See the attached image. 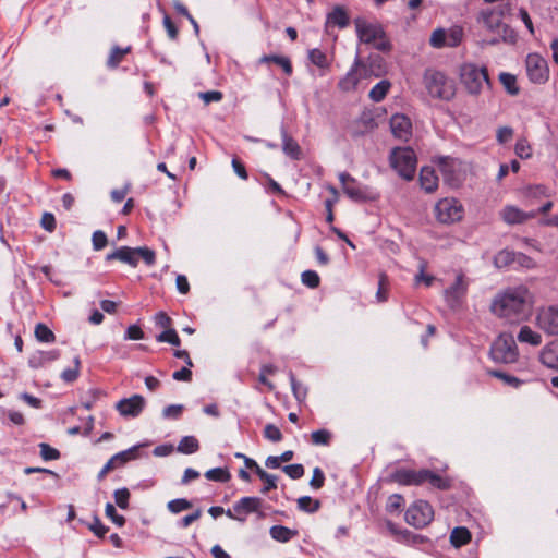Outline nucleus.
Listing matches in <instances>:
<instances>
[{
  "label": "nucleus",
  "instance_id": "nucleus-42",
  "mask_svg": "<svg viewBox=\"0 0 558 558\" xmlns=\"http://www.w3.org/2000/svg\"><path fill=\"white\" fill-rule=\"evenodd\" d=\"M496 34L498 35V38L492 39L489 41L492 45L499 43L500 39L509 44H514L517 41L515 32L507 24H502V26L500 27V32Z\"/></svg>",
  "mask_w": 558,
  "mask_h": 558
},
{
  "label": "nucleus",
  "instance_id": "nucleus-11",
  "mask_svg": "<svg viewBox=\"0 0 558 558\" xmlns=\"http://www.w3.org/2000/svg\"><path fill=\"white\" fill-rule=\"evenodd\" d=\"M470 280L465 275L463 272H458L454 282L444 292L445 301L450 308L457 310L461 307L465 300Z\"/></svg>",
  "mask_w": 558,
  "mask_h": 558
},
{
  "label": "nucleus",
  "instance_id": "nucleus-35",
  "mask_svg": "<svg viewBox=\"0 0 558 558\" xmlns=\"http://www.w3.org/2000/svg\"><path fill=\"white\" fill-rule=\"evenodd\" d=\"M470 541H471V533L466 527H463V526L454 527L450 534V543L454 547L464 546Z\"/></svg>",
  "mask_w": 558,
  "mask_h": 558
},
{
  "label": "nucleus",
  "instance_id": "nucleus-16",
  "mask_svg": "<svg viewBox=\"0 0 558 558\" xmlns=\"http://www.w3.org/2000/svg\"><path fill=\"white\" fill-rule=\"evenodd\" d=\"M339 180L344 194L352 201L365 202L371 199L367 187L359 184L357 181L348 172H341L339 174Z\"/></svg>",
  "mask_w": 558,
  "mask_h": 558
},
{
  "label": "nucleus",
  "instance_id": "nucleus-7",
  "mask_svg": "<svg viewBox=\"0 0 558 558\" xmlns=\"http://www.w3.org/2000/svg\"><path fill=\"white\" fill-rule=\"evenodd\" d=\"M424 84L434 98L450 100L456 94L454 83L439 71L427 70L424 74Z\"/></svg>",
  "mask_w": 558,
  "mask_h": 558
},
{
  "label": "nucleus",
  "instance_id": "nucleus-19",
  "mask_svg": "<svg viewBox=\"0 0 558 558\" xmlns=\"http://www.w3.org/2000/svg\"><path fill=\"white\" fill-rule=\"evenodd\" d=\"M145 407V399L141 395H133L130 398L120 400L116 409L122 416H138Z\"/></svg>",
  "mask_w": 558,
  "mask_h": 558
},
{
  "label": "nucleus",
  "instance_id": "nucleus-37",
  "mask_svg": "<svg viewBox=\"0 0 558 558\" xmlns=\"http://www.w3.org/2000/svg\"><path fill=\"white\" fill-rule=\"evenodd\" d=\"M499 81L509 95L517 96L519 94L520 88L513 74L502 72L499 74Z\"/></svg>",
  "mask_w": 558,
  "mask_h": 558
},
{
  "label": "nucleus",
  "instance_id": "nucleus-23",
  "mask_svg": "<svg viewBox=\"0 0 558 558\" xmlns=\"http://www.w3.org/2000/svg\"><path fill=\"white\" fill-rule=\"evenodd\" d=\"M480 22L492 33H499L502 26V11L497 9L483 10L480 14Z\"/></svg>",
  "mask_w": 558,
  "mask_h": 558
},
{
  "label": "nucleus",
  "instance_id": "nucleus-5",
  "mask_svg": "<svg viewBox=\"0 0 558 558\" xmlns=\"http://www.w3.org/2000/svg\"><path fill=\"white\" fill-rule=\"evenodd\" d=\"M390 166L398 174L411 181L414 178L417 165L415 151L411 147H396L389 156Z\"/></svg>",
  "mask_w": 558,
  "mask_h": 558
},
{
  "label": "nucleus",
  "instance_id": "nucleus-1",
  "mask_svg": "<svg viewBox=\"0 0 558 558\" xmlns=\"http://www.w3.org/2000/svg\"><path fill=\"white\" fill-rule=\"evenodd\" d=\"M534 303L533 293L525 286L508 288L499 293L492 303V312L510 324H519L531 314Z\"/></svg>",
  "mask_w": 558,
  "mask_h": 558
},
{
  "label": "nucleus",
  "instance_id": "nucleus-18",
  "mask_svg": "<svg viewBox=\"0 0 558 558\" xmlns=\"http://www.w3.org/2000/svg\"><path fill=\"white\" fill-rule=\"evenodd\" d=\"M422 469L413 470L401 468L393 471L389 475L388 481L404 486H418L422 485Z\"/></svg>",
  "mask_w": 558,
  "mask_h": 558
},
{
  "label": "nucleus",
  "instance_id": "nucleus-58",
  "mask_svg": "<svg viewBox=\"0 0 558 558\" xmlns=\"http://www.w3.org/2000/svg\"><path fill=\"white\" fill-rule=\"evenodd\" d=\"M515 262V254L513 252L504 250L495 257V265L497 267H504Z\"/></svg>",
  "mask_w": 558,
  "mask_h": 558
},
{
  "label": "nucleus",
  "instance_id": "nucleus-14",
  "mask_svg": "<svg viewBox=\"0 0 558 558\" xmlns=\"http://www.w3.org/2000/svg\"><path fill=\"white\" fill-rule=\"evenodd\" d=\"M262 504L263 500L258 497H242L233 505V510L228 509L226 514L232 520L244 522L247 514L260 509Z\"/></svg>",
  "mask_w": 558,
  "mask_h": 558
},
{
  "label": "nucleus",
  "instance_id": "nucleus-8",
  "mask_svg": "<svg viewBox=\"0 0 558 558\" xmlns=\"http://www.w3.org/2000/svg\"><path fill=\"white\" fill-rule=\"evenodd\" d=\"M490 357L498 363L510 364L517 362L519 351L515 340L511 333H500L493 342Z\"/></svg>",
  "mask_w": 558,
  "mask_h": 558
},
{
  "label": "nucleus",
  "instance_id": "nucleus-32",
  "mask_svg": "<svg viewBox=\"0 0 558 558\" xmlns=\"http://www.w3.org/2000/svg\"><path fill=\"white\" fill-rule=\"evenodd\" d=\"M308 59L315 66L323 70V73L320 75H324L326 71H329L330 62L327 58V54L320 49H311L308 51Z\"/></svg>",
  "mask_w": 558,
  "mask_h": 558
},
{
  "label": "nucleus",
  "instance_id": "nucleus-44",
  "mask_svg": "<svg viewBox=\"0 0 558 558\" xmlns=\"http://www.w3.org/2000/svg\"><path fill=\"white\" fill-rule=\"evenodd\" d=\"M331 440V433L328 429H317L312 432L311 441L315 446H328Z\"/></svg>",
  "mask_w": 558,
  "mask_h": 558
},
{
  "label": "nucleus",
  "instance_id": "nucleus-4",
  "mask_svg": "<svg viewBox=\"0 0 558 558\" xmlns=\"http://www.w3.org/2000/svg\"><path fill=\"white\" fill-rule=\"evenodd\" d=\"M140 258H142L147 266H153L156 263V253L146 246H121L106 256L107 262L119 260L131 267H136Z\"/></svg>",
  "mask_w": 558,
  "mask_h": 558
},
{
  "label": "nucleus",
  "instance_id": "nucleus-25",
  "mask_svg": "<svg viewBox=\"0 0 558 558\" xmlns=\"http://www.w3.org/2000/svg\"><path fill=\"white\" fill-rule=\"evenodd\" d=\"M541 362L548 368L558 369V340L545 345L541 352Z\"/></svg>",
  "mask_w": 558,
  "mask_h": 558
},
{
  "label": "nucleus",
  "instance_id": "nucleus-36",
  "mask_svg": "<svg viewBox=\"0 0 558 558\" xmlns=\"http://www.w3.org/2000/svg\"><path fill=\"white\" fill-rule=\"evenodd\" d=\"M328 190V192L331 194V197L330 198H327L325 201V208H326V221L328 223H332L333 220H335V215H333V206L335 204L338 203L339 201V193H338V190L333 186V185H327L326 187Z\"/></svg>",
  "mask_w": 558,
  "mask_h": 558
},
{
  "label": "nucleus",
  "instance_id": "nucleus-26",
  "mask_svg": "<svg viewBox=\"0 0 558 558\" xmlns=\"http://www.w3.org/2000/svg\"><path fill=\"white\" fill-rule=\"evenodd\" d=\"M281 137L283 153L293 160H300L302 157V149L299 143L289 135L284 129L281 130Z\"/></svg>",
  "mask_w": 558,
  "mask_h": 558
},
{
  "label": "nucleus",
  "instance_id": "nucleus-10",
  "mask_svg": "<svg viewBox=\"0 0 558 558\" xmlns=\"http://www.w3.org/2000/svg\"><path fill=\"white\" fill-rule=\"evenodd\" d=\"M464 209L461 203L456 198H442L435 205V215L439 222L450 225L460 221Z\"/></svg>",
  "mask_w": 558,
  "mask_h": 558
},
{
  "label": "nucleus",
  "instance_id": "nucleus-56",
  "mask_svg": "<svg viewBox=\"0 0 558 558\" xmlns=\"http://www.w3.org/2000/svg\"><path fill=\"white\" fill-rule=\"evenodd\" d=\"M191 507H192V504L187 499H184V498L173 499L168 502V509L172 513L182 512L184 510L190 509Z\"/></svg>",
  "mask_w": 558,
  "mask_h": 558
},
{
  "label": "nucleus",
  "instance_id": "nucleus-17",
  "mask_svg": "<svg viewBox=\"0 0 558 558\" xmlns=\"http://www.w3.org/2000/svg\"><path fill=\"white\" fill-rule=\"evenodd\" d=\"M138 451L140 446H134L132 448H129L112 456L99 471L97 475L98 480L101 481L109 472L113 471L117 468L123 466L129 461L137 459Z\"/></svg>",
  "mask_w": 558,
  "mask_h": 558
},
{
  "label": "nucleus",
  "instance_id": "nucleus-47",
  "mask_svg": "<svg viewBox=\"0 0 558 558\" xmlns=\"http://www.w3.org/2000/svg\"><path fill=\"white\" fill-rule=\"evenodd\" d=\"M156 340L158 342L170 343V344H172L174 347H180V344H181V339L179 338L177 331L173 328L165 330L161 333H159L156 337Z\"/></svg>",
  "mask_w": 558,
  "mask_h": 558
},
{
  "label": "nucleus",
  "instance_id": "nucleus-63",
  "mask_svg": "<svg viewBox=\"0 0 558 558\" xmlns=\"http://www.w3.org/2000/svg\"><path fill=\"white\" fill-rule=\"evenodd\" d=\"M324 483H325V474L324 472L319 469V468H315L313 470V476L310 481V485L314 488V489H319L324 486Z\"/></svg>",
  "mask_w": 558,
  "mask_h": 558
},
{
  "label": "nucleus",
  "instance_id": "nucleus-15",
  "mask_svg": "<svg viewBox=\"0 0 558 558\" xmlns=\"http://www.w3.org/2000/svg\"><path fill=\"white\" fill-rule=\"evenodd\" d=\"M438 168L445 182L450 186L458 187L461 184L463 175L461 172V162L458 159L441 157L438 162Z\"/></svg>",
  "mask_w": 558,
  "mask_h": 558
},
{
  "label": "nucleus",
  "instance_id": "nucleus-24",
  "mask_svg": "<svg viewBox=\"0 0 558 558\" xmlns=\"http://www.w3.org/2000/svg\"><path fill=\"white\" fill-rule=\"evenodd\" d=\"M60 357L59 350L36 351L28 359V365L32 368L43 367L45 364L53 362Z\"/></svg>",
  "mask_w": 558,
  "mask_h": 558
},
{
  "label": "nucleus",
  "instance_id": "nucleus-21",
  "mask_svg": "<svg viewBox=\"0 0 558 558\" xmlns=\"http://www.w3.org/2000/svg\"><path fill=\"white\" fill-rule=\"evenodd\" d=\"M500 217L507 225H521L536 217V211H523L517 206L507 205L500 211Z\"/></svg>",
  "mask_w": 558,
  "mask_h": 558
},
{
  "label": "nucleus",
  "instance_id": "nucleus-52",
  "mask_svg": "<svg viewBox=\"0 0 558 558\" xmlns=\"http://www.w3.org/2000/svg\"><path fill=\"white\" fill-rule=\"evenodd\" d=\"M114 501L121 509L129 508V500L131 497L130 490L125 487L116 489L113 493Z\"/></svg>",
  "mask_w": 558,
  "mask_h": 558
},
{
  "label": "nucleus",
  "instance_id": "nucleus-40",
  "mask_svg": "<svg viewBox=\"0 0 558 558\" xmlns=\"http://www.w3.org/2000/svg\"><path fill=\"white\" fill-rule=\"evenodd\" d=\"M34 333H35L36 339L40 342L52 343L56 340V336L52 332V330L43 323H38L35 326Z\"/></svg>",
  "mask_w": 558,
  "mask_h": 558
},
{
  "label": "nucleus",
  "instance_id": "nucleus-33",
  "mask_svg": "<svg viewBox=\"0 0 558 558\" xmlns=\"http://www.w3.org/2000/svg\"><path fill=\"white\" fill-rule=\"evenodd\" d=\"M270 536L280 543H287L298 535L296 530H291L283 525H274L269 530Z\"/></svg>",
  "mask_w": 558,
  "mask_h": 558
},
{
  "label": "nucleus",
  "instance_id": "nucleus-39",
  "mask_svg": "<svg viewBox=\"0 0 558 558\" xmlns=\"http://www.w3.org/2000/svg\"><path fill=\"white\" fill-rule=\"evenodd\" d=\"M487 374L490 375L492 377L500 379L505 385L513 388H519L522 385V380L520 378L504 373L501 371L489 369L487 371Z\"/></svg>",
  "mask_w": 558,
  "mask_h": 558
},
{
  "label": "nucleus",
  "instance_id": "nucleus-29",
  "mask_svg": "<svg viewBox=\"0 0 558 558\" xmlns=\"http://www.w3.org/2000/svg\"><path fill=\"white\" fill-rule=\"evenodd\" d=\"M132 47L128 46L125 48H121L119 46H113L110 49L109 56L106 61V65L109 70H116L121 62L124 60L125 56L131 53Z\"/></svg>",
  "mask_w": 558,
  "mask_h": 558
},
{
  "label": "nucleus",
  "instance_id": "nucleus-48",
  "mask_svg": "<svg viewBox=\"0 0 558 558\" xmlns=\"http://www.w3.org/2000/svg\"><path fill=\"white\" fill-rule=\"evenodd\" d=\"M389 279L385 272L379 274L378 290L376 293L379 302H385L388 299Z\"/></svg>",
  "mask_w": 558,
  "mask_h": 558
},
{
  "label": "nucleus",
  "instance_id": "nucleus-22",
  "mask_svg": "<svg viewBox=\"0 0 558 558\" xmlns=\"http://www.w3.org/2000/svg\"><path fill=\"white\" fill-rule=\"evenodd\" d=\"M390 129L395 137L408 141L412 135V123L404 114H393L390 118Z\"/></svg>",
  "mask_w": 558,
  "mask_h": 558
},
{
  "label": "nucleus",
  "instance_id": "nucleus-13",
  "mask_svg": "<svg viewBox=\"0 0 558 558\" xmlns=\"http://www.w3.org/2000/svg\"><path fill=\"white\" fill-rule=\"evenodd\" d=\"M526 73L531 82L544 84L549 78L547 61L538 53H530L525 61Z\"/></svg>",
  "mask_w": 558,
  "mask_h": 558
},
{
  "label": "nucleus",
  "instance_id": "nucleus-55",
  "mask_svg": "<svg viewBox=\"0 0 558 558\" xmlns=\"http://www.w3.org/2000/svg\"><path fill=\"white\" fill-rule=\"evenodd\" d=\"M81 361L78 356L74 359V367L66 368L62 372L61 378L66 383H73L77 379L80 374Z\"/></svg>",
  "mask_w": 558,
  "mask_h": 558
},
{
  "label": "nucleus",
  "instance_id": "nucleus-53",
  "mask_svg": "<svg viewBox=\"0 0 558 558\" xmlns=\"http://www.w3.org/2000/svg\"><path fill=\"white\" fill-rule=\"evenodd\" d=\"M40 457L45 461L58 460L60 458V451L56 448H52L50 445L46 442L39 444Z\"/></svg>",
  "mask_w": 558,
  "mask_h": 558
},
{
  "label": "nucleus",
  "instance_id": "nucleus-62",
  "mask_svg": "<svg viewBox=\"0 0 558 558\" xmlns=\"http://www.w3.org/2000/svg\"><path fill=\"white\" fill-rule=\"evenodd\" d=\"M182 412H183V405L171 404L163 409L162 415L166 418L178 420L181 417Z\"/></svg>",
  "mask_w": 558,
  "mask_h": 558
},
{
  "label": "nucleus",
  "instance_id": "nucleus-64",
  "mask_svg": "<svg viewBox=\"0 0 558 558\" xmlns=\"http://www.w3.org/2000/svg\"><path fill=\"white\" fill-rule=\"evenodd\" d=\"M155 323L158 327L163 328L165 330L171 329L172 326L171 317L165 312H158L155 315Z\"/></svg>",
  "mask_w": 558,
  "mask_h": 558
},
{
  "label": "nucleus",
  "instance_id": "nucleus-27",
  "mask_svg": "<svg viewBox=\"0 0 558 558\" xmlns=\"http://www.w3.org/2000/svg\"><path fill=\"white\" fill-rule=\"evenodd\" d=\"M422 484L428 483L432 487L447 490L451 487V481L448 477H442L430 470L422 469Z\"/></svg>",
  "mask_w": 558,
  "mask_h": 558
},
{
  "label": "nucleus",
  "instance_id": "nucleus-2",
  "mask_svg": "<svg viewBox=\"0 0 558 558\" xmlns=\"http://www.w3.org/2000/svg\"><path fill=\"white\" fill-rule=\"evenodd\" d=\"M381 62L383 59L377 57L366 63L357 56L350 70L338 82V88L344 93L354 92L364 80L379 77L384 73Z\"/></svg>",
  "mask_w": 558,
  "mask_h": 558
},
{
  "label": "nucleus",
  "instance_id": "nucleus-60",
  "mask_svg": "<svg viewBox=\"0 0 558 558\" xmlns=\"http://www.w3.org/2000/svg\"><path fill=\"white\" fill-rule=\"evenodd\" d=\"M92 242L94 250L100 251L107 246L108 238L104 231L97 230L93 233Z\"/></svg>",
  "mask_w": 558,
  "mask_h": 558
},
{
  "label": "nucleus",
  "instance_id": "nucleus-57",
  "mask_svg": "<svg viewBox=\"0 0 558 558\" xmlns=\"http://www.w3.org/2000/svg\"><path fill=\"white\" fill-rule=\"evenodd\" d=\"M106 517L109 518L114 524L118 526H123L125 524V518L121 514H118L116 507L108 502L105 508Z\"/></svg>",
  "mask_w": 558,
  "mask_h": 558
},
{
  "label": "nucleus",
  "instance_id": "nucleus-61",
  "mask_svg": "<svg viewBox=\"0 0 558 558\" xmlns=\"http://www.w3.org/2000/svg\"><path fill=\"white\" fill-rule=\"evenodd\" d=\"M282 471L292 480L301 478L305 472L302 464H289L283 466Z\"/></svg>",
  "mask_w": 558,
  "mask_h": 558
},
{
  "label": "nucleus",
  "instance_id": "nucleus-51",
  "mask_svg": "<svg viewBox=\"0 0 558 558\" xmlns=\"http://www.w3.org/2000/svg\"><path fill=\"white\" fill-rule=\"evenodd\" d=\"M301 281L304 286L315 289L320 283V278L315 270H305L301 274Z\"/></svg>",
  "mask_w": 558,
  "mask_h": 558
},
{
  "label": "nucleus",
  "instance_id": "nucleus-49",
  "mask_svg": "<svg viewBox=\"0 0 558 558\" xmlns=\"http://www.w3.org/2000/svg\"><path fill=\"white\" fill-rule=\"evenodd\" d=\"M447 31L444 28L435 29L429 38V44L434 48H442L447 46Z\"/></svg>",
  "mask_w": 558,
  "mask_h": 558
},
{
  "label": "nucleus",
  "instance_id": "nucleus-38",
  "mask_svg": "<svg viewBox=\"0 0 558 558\" xmlns=\"http://www.w3.org/2000/svg\"><path fill=\"white\" fill-rule=\"evenodd\" d=\"M198 449L199 442L194 436H184L178 445V451L184 454H192Z\"/></svg>",
  "mask_w": 558,
  "mask_h": 558
},
{
  "label": "nucleus",
  "instance_id": "nucleus-31",
  "mask_svg": "<svg viewBox=\"0 0 558 558\" xmlns=\"http://www.w3.org/2000/svg\"><path fill=\"white\" fill-rule=\"evenodd\" d=\"M275 63L282 69V71L290 76L293 72L291 60L284 56L265 54L259 59V63Z\"/></svg>",
  "mask_w": 558,
  "mask_h": 558
},
{
  "label": "nucleus",
  "instance_id": "nucleus-46",
  "mask_svg": "<svg viewBox=\"0 0 558 558\" xmlns=\"http://www.w3.org/2000/svg\"><path fill=\"white\" fill-rule=\"evenodd\" d=\"M463 38V29L460 26H453L447 31V47H457Z\"/></svg>",
  "mask_w": 558,
  "mask_h": 558
},
{
  "label": "nucleus",
  "instance_id": "nucleus-41",
  "mask_svg": "<svg viewBox=\"0 0 558 558\" xmlns=\"http://www.w3.org/2000/svg\"><path fill=\"white\" fill-rule=\"evenodd\" d=\"M298 508L307 513H314L319 510L320 502L310 496H302L298 499Z\"/></svg>",
  "mask_w": 558,
  "mask_h": 558
},
{
  "label": "nucleus",
  "instance_id": "nucleus-30",
  "mask_svg": "<svg viewBox=\"0 0 558 558\" xmlns=\"http://www.w3.org/2000/svg\"><path fill=\"white\" fill-rule=\"evenodd\" d=\"M518 341L521 343H529L533 347H538L542 344V335L534 331L530 326L524 325L520 328L518 333Z\"/></svg>",
  "mask_w": 558,
  "mask_h": 558
},
{
  "label": "nucleus",
  "instance_id": "nucleus-9",
  "mask_svg": "<svg viewBox=\"0 0 558 558\" xmlns=\"http://www.w3.org/2000/svg\"><path fill=\"white\" fill-rule=\"evenodd\" d=\"M404 519L408 524L416 529H423L433 521L434 509L429 502L417 500L408 508Z\"/></svg>",
  "mask_w": 558,
  "mask_h": 558
},
{
  "label": "nucleus",
  "instance_id": "nucleus-54",
  "mask_svg": "<svg viewBox=\"0 0 558 558\" xmlns=\"http://www.w3.org/2000/svg\"><path fill=\"white\" fill-rule=\"evenodd\" d=\"M404 505V498L400 494H392L388 497L386 510L390 513L400 511Z\"/></svg>",
  "mask_w": 558,
  "mask_h": 558
},
{
  "label": "nucleus",
  "instance_id": "nucleus-34",
  "mask_svg": "<svg viewBox=\"0 0 558 558\" xmlns=\"http://www.w3.org/2000/svg\"><path fill=\"white\" fill-rule=\"evenodd\" d=\"M390 88L391 83L388 80H381L380 82L373 86V88L369 90L368 96L374 102H380L381 100L385 99Z\"/></svg>",
  "mask_w": 558,
  "mask_h": 558
},
{
  "label": "nucleus",
  "instance_id": "nucleus-6",
  "mask_svg": "<svg viewBox=\"0 0 558 558\" xmlns=\"http://www.w3.org/2000/svg\"><path fill=\"white\" fill-rule=\"evenodd\" d=\"M460 80L464 88L471 95H478L484 85L490 86L486 66H477L473 63H465L460 70Z\"/></svg>",
  "mask_w": 558,
  "mask_h": 558
},
{
  "label": "nucleus",
  "instance_id": "nucleus-28",
  "mask_svg": "<svg viewBox=\"0 0 558 558\" xmlns=\"http://www.w3.org/2000/svg\"><path fill=\"white\" fill-rule=\"evenodd\" d=\"M420 184L427 193L434 192L438 186V177L430 167H423L420 171Z\"/></svg>",
  "mask_w": 558,
  "mask_h": 558
},
{
  "label": "nucleus",
  "instance_id": "nucleus-59",
  "mask_svg": "<svg viewBox=\"0 0 558 558\" xmlns=\"http://www.w3.org/2000/svg\"><path fill=\"white\" fill-rule=\"evenodd\" d=\"M514 150H515V154L522 159H526V158L531 157V155H532V148H531L527 140H525V138H520L517 141Z\"/></svg>",
  "mask_w": 558,
  "mask_h": 558
},
{
  "label": "nucleus",
  "instance_id": "nucleus-50",
  "mask_svg": "<svg viewBox=\"0 0 558 558\" xmlns=\"http://www.w3.org/2000/svg\"><path fill=\"white\" fill-rule=\"evenodd\" d=\"M263 435L267 440L271 442H279L283 438L279 427L271 423L265 425Z\"/></svg>",
  "mask_w": 558,
  "mask_h": 558
},
{
  "label": "nucleus",
  "instance_id": "nucleus-3",
  "mask_svg": "<svg viewBox=\"0 0 558 558\" xmlns=\"http://www.w3.org/2000/svg\"><path fill=\"white\" fill-rule=\"evenodd\" d=\"M354 24L361 43L372 45L379 51H389L391 49V44L379 24L369 23L363 19H356Z\"/></svg>",
  "mask_w": 558,
  "mask_h": 558
},
{
  "label": "nucleus",
  "instance_id": "nucleus-12",
  "mask_svg": "<svg viewBox=\"0 0 558 558\" xmlns=\"http://www.w3.org/2000/svg\"><path fill=\"white\" fill-rule=\"evenodd\" d=\"M535 325L548 336H558V304L541 306L535 316Z\"/></svg>",
  "mask_w": 558,
  "mask_h": 558
},
{
  "label": "nucleus",
  "instance_id": "nucleus-43",
  "mask_svg": "<svg viewBox=\"0 0 558 558\" xmlns=\"http://www.w3.org/2000/svg\"><path fill=\"white\" fill-rule=\"evenodd\" d=\"M205 477L209 481L227 483L231 478V474L227 469L214 468L205 473Z\"/></svg>",
  "mask_w": 558,
  "mask_h": 558
},
{
  "label": "nucleus",
  "instance_id": "nucleus-20",
  "mask_svg": "<svg viewBox=\"0 0 558 558\" xmlns=\"http://www.w3.org/2000/svg\"><path fill=\"white\" fill-rule=\"evenodd\" d=\"M350 23L348 11L342 5H336L326 16L325 32L330 34L335 27L345 28Z\"/></svg>",
  "mask_w": 558,
  "mask_h": 558
},
{
  "label": "nucleus",
  "instance_id": "nucleus-45",
  "mask_svg": "<svg viewBox=\"0 0 558 558\" xmlns=\"http://www.w3.org/2000/svg\"><path fill=\"white\" fill-rule=\"evenodd\" d=\"M257 476L264 482V487L262 488L263 494H267L277 488L276 475L269 474L265 470H259Z\"/></svg>",
  "mask_w": 558,
  "mask_h": 558
}]
</instances>
